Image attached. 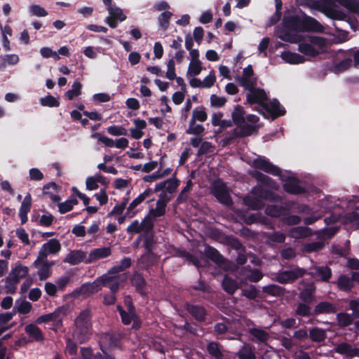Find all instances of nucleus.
Returning a JSON list of instances; mask_svg holds the SVG:
<instances>
[{
  "label": "nucleus",
  "instance_id": "obj_28",
  "mask_svg": "<svg viewBox=\"0 0 359 359\" xmlns=\"http://www.w3.org/2000/svg\"><path fill=\"white\" fill-rule=\"evenodd\" d=\"M312 230L307 226H296L290 231V236L295 239L304 238L312 236Z\"/></svg>",
  "mask_w": 359,
  "mask_h": 359
},
{
  "label": "nucleus",
  "instance_id": "obj_55",
  "mask_svg": "<svg viewBox=\"0 0 359 359\" xmlns=\"http://www.w3.org/2000/svg\"><path fill=\"white\" fill-rule=\"evenodd\" d=\"M252 176L259 182L263 184L271 186V184L274 183V180L266 175L263 174L259 171H255Z\"/></svg>",
  "mask_w": 359,
  "mask_h": 359
},
{
  "label": "nucleus",
  "instance_id": "obj_24",
  "mask_svg": "<svg viewBox=\"0 0 359 359\" xmlns=\"http://www.w3.org/2000/svg\"><path fill=\"white\" fill-rule=\"evenodd\" d=\"M311 303L299 302L296 305L294 314L301 318L313 316V309L311 306Z\"/></svg>",
  "mask_w": 359,
  "mask_h": 359
},
{
  "label": "nucleus",
  "instance_id": "obj_37",
  "mask_svg": "<svg viewBox=\"0 0 359 359\" xmlns=\"http://www.w3.org/2000/svg\"><path fill=\"white\" fill-rule=\"evenodd\" d=\"M42 248L48 253L55 255L61 250V244L56 238H52L43 243Z\"/></svg>",
  "mask_w": 359,
  "mask_h": 359
},
{
  "label": "nucleus",
  "instance_id": "obj_15",
  "mask_svg": "<svg viewBox=\"0 0 359 359\" xmlns=\"http://www.w3.org/2000/svg\"><path fill=\"white\" fill-rule=\"evenodd\" d=\"M180 184V181L177 178H169L163 182L157 183L155 186L154 192H158L161 191H165L172 194L175 193Z\"/></svg>",
  "mask_w": 359,
  "mask_h": 359
},
{
  "label": "nucleus",
  "instance_id": "obj_35",
  "mask_svg": "<svg viewBox=\"0 0 359 359\" xmlns=\"http://www.w3.org/2000/svg\"><path fill=\"white\" fill-rule=\"evenodd\" d=\"M245 111L243 107L241 105H236L234 107L233 111L231 114L232 121L236 126H241L245 122Z\"/></svg>",
  "mask_w": 359,
  "mask_h": 359
},
{
  "label": "nucleus",
  "instance_id": "obj_56",
  "mask_svg": "<svg viewBox=\"0 0 359 359\" xmlns=\"http://www.w3.org/2000/svg\"><path fill=\"white\" fill-rule=\"evenodd\" d=\"M202 70L201 61H191L189 65L187 74L190 76H197Z\"/></svg>",
  "mask_w": 359,
  "mask_h": 359
},
{
  "label": "nucleus",
  "instance_id": "obj_46",
  "mask_svg": "<svg viewBox=\"0 0 359 359\" xmlns=\"http://www.w3.org/2000/svg\"><path fill=\"white\" fill-rule=\"evenodd\" d=\"M347 10L359 16V2L357 0H336Z\"/></svg>",
  "mask_w": 359,
  "mask_h": 359
},
{
  "label": "nucleus",
  "instance_id": "obj_58",
  "mask_svg": "<svg viewBox=\"0 0 359 359\" xmlns=\"http://www.w3.org/2000/svg\"><path fill=\"white\" fill-rule=\"evenodd\" d=\"M110 16L122 22L126 19V16L123 13L122 10L116 6L110 7L108 11Z\"/></svg>",
  "mask_w": 359,
  "mask_h": 359
},
{
  "label": "nucleus",
  "instance_id": "obj_53",
  "mask_svg": "<svg viewBox=\"0 0 359 359\" xmlns=\"http://www.w3.org/2000/svg\"><path fill=\"white\" fill-rule=\"evenodd\" d=\"M50 267L51 264H48V260L43 262L41 267L38 271V274L41 280H46L50 276Z\"/></svg>",
  "mask_w": 359,
  "mask_h": 359
},
{
  "label": "nucleus",
  "instance_id": "obj_27",
  "mask_svg": "<svg viewBox=\"0 0 359 359\" xmlns=\"http://www.w3.org/2000/svg\"><path fill=\"white\" fill-rule=\"evenodd\" d=\"M281 57L285 62L292 65L301 64L306 60L303 55L290 51H283L281 53Z\"/></svg>",
  "mask_w": 359,
  "mask_h": 359
},
{
  "label": "nucleus",
  "instance_id": "obj_10",
  "mask_svg": "<svg viewBox=\"0 0 359 359\" xmlns=\"http://www.w3.org/2000/svg\"><path fill=\"white\" fill-rule=\"evenodd\" d=\"M262 109L270 114L273 120L284 116L286 114V110L281 106L277 99H273L269 102L264 103L262 104Z\"/></svg>",
  "mask_w": 359,
  "mask_h": 359
},
{
  "label": "nucleus",
  "instance_id": "obj_2",
  "mask_svg": "<svg viewBox=\"0 0 359 359\" xmlns=\"http://www.w3.org/2000/svg\"><path fill=\"white\" fill-rule=\"evenodd\" d=\"M252 166L268 174L280 177V180L284 182L283 189L290 194L299 195L306 192V189L299 185L300 181L298 178L283 175L282 170L273 164L265 156H259L255 158L252 161Z\"/></svg>",
  "mask_w": 359,
  "mask_h": 359
},
{
  "label": "nucleus",
  "instance_id": "obj_18",
  "mask_svg": "<svg viewBox=\"0 0 359 359\" xmlns=\"http://www.w3.org/2000/svg\"><path fill=\"white\" fill-rule=\"evenodd\" d=\"M311 275L318 278L322 282L328 283L332 277V269L327 266H316L313 268Z\"/></svg>",
  "mask_w": 359,
  "mask_h": 359
},
{
  "label": "nucleus",
  "instance_id": "obj_59",
  "mask_svg": "<svg viewBox=\"0 0 359 359\" xmlns=\"http://www.w3.org/2000/svg\"><path fill=\"white\" fill-rule=\"evenodd\" d=\"M32 208V196L30 194H27L22 202L21 203V205L20 208L19 212L28 213Z\"/></svg>",
  "mask_w": 359,
  "mask_h": 359
},
{
  "label": "nucleus",
  "instance_id": "obj_8",
  "mask_svg": "<svg viewBox=\"0 0 359 359\" xmlns=\"http://www.w3.org/2000/svg\"><path fill=\"white\" fill-rule=\"evenodd\" d=\"M306 274V270L297 267L291 270L280 271L276 274V280L281 284L292 283Z\"/></svg>",
  "mask_w": 359,
  "mask_h": 359
},
{
  "label": "nucleus",
  "instance_id": "obj_52",
  "mask_svg": "<svg viewBox=\"0 0 359 359\" xmlns=\"http://www.w3.org/2000/svg\"><path fill=\"white\" fill-rule=\"evenodd\" d=\"M6 285L5 290L8 294H15L16 292L17 285L19 283L17 278H13L12 276H7L5 279Z\"/></svg>",
  "mask_w": 359,
  "mask_h": 359
},
{
  "label": "nucleus",
  "instance_id": "obj_48",
  "mask_svg": "<svg viewBox=\"0 0 359 359\" xmlns=\"http://www.w3.org/2000/svg\"><path fill=\"white\" fill-rule=\"evenodd\" d=\"M140 226L143 234L152 233L154 221L147 215L140 222Z\"/></svg>",
  "mask_w": 359,
  "mask_h": 359
},
{
  "label": "nucleus",
  "instance_id": "obj_19",
  "mask_svg": "<svg viewBox=\"0 0 359 359\" xmlns=\"http://www.w3.org/2000/svg\"><path fill=\"white\" fill-rule=\"evenodd\" d=\"M316 286L313 283H308L305 287L299 291L298 294L301 302L313 303L315 300Z\"/></svg>",
  "mask_w": 359,
  "mask_h": 359
},
{
  "label": "nucleus",
  "instance_id": "obj_22",
  "mask_svg": "<svg viewBox=\"0 0 359 359\" xmlns=\"http://www.w3.org/2000/svg\"><path fill=\"white\" fill-rule=\"evenodd\" d=\"M115 278V276H109L107 273L97 277L93 282L90 283V285L93 292L96 293L101 290L102 286H107Z\"/></svg>",
  "mask_w": 359,
  "mask_h": 359
},
{
  "label": "nucleus",
  "instance_id": "obj_50",
  "mask_svg": "<svg viewBox=\"0 0 359 359\" xmlns=\"http://www.w3.org/2000/svg\"><path fill=\"white\" fill-rule=\"evenodd\" d=\"M67 309L64 306L57 308L53 312L50 313L51 321L57 322V325L62 323V318L66 315Z\"/></svg>",
  "mask_w": 359,
  "mask_h": 359
},
{
  "label": "nucleus",
  "instance_id": "obj_49",
  "mask_svg": "<svg viewBox=\"0 0 359 359\" xmlns=\"http://www.w3.org/2000/svg\"><path fill=\"white\" fill-rule=\"evenodd\" d=\"M352 314H349L348 313H339L337 315V320L338 322V325L341 327H347L353 323V319L352 318Z\"/></svg>",
  "mask_w": 359,
  "mask_h": 359
},
{
  "label": "nucleus",
  "instance_id": "obj_6",
  "mask_svg": "<svg viewBox=\"0 0 359 359\" xmlns=\"http://www.w3.org/2000/svg\"><path fill=\"white\" fill-rule=\"evenodd\" d=\"M211 192L220 203L228 206L232 205L233 201L229 195L227 187L224 182L221 181L214 182Z\"/></svg>",
  "mask_w": 359,
  "mask_h": 359
},
{
  "label": "nucleus",
  "instance_id": "obj_36",
  "mask_svg": "<svg viewBox=\"0 0 359 359\" xmlns=\"http://www.w3.org/2000/svg\"><path fill=\"white\" fill-rule=\"evenodd\" d=\"M238 359H256L252 346L249 344H244L236 353Z\"/></svg>",
  "mask_w": 359,
  "mask_h": 359
},
{
  "label": "nucleus",
  "instance_id": "obj_29",
  "mask_svg": "<svg viewBox=\"0 0 359 359\" xmlns=\"http://www.w3.org/2000/svg\"><path fill=\"white\" fill-rule=\"evenodd\" d=\"M86 258V253L81 250L71 251L65 258L64 262L72 265H76L82 262Z\"/></svg>",
  "mask_w": 359,
  "mask_h": 359
},
{
  "label": "nucleus",
  "instance_id": "obj_61",
  "mask_svg": "<svg viewBox=\"0 0 359 359\" xmlns=\"http://www.w3.org/2000/svg\"><path fill=\"white\" fill-rule=\"evenodd\" d=\"M107 132L109 134L114 136H119V135H126L127 130L120 126L113 125L109 126L107 128Z\"/></svg>",
  "mask_w": 359,
  "mask_h": 359
},
{
  "label": "nucleus",
  "instance_id": "obj_33",
  "mask_svg": "<svg viewBox=\"0 0 359 359\" xmlns=\"http://www.w3.org/2000/svg\"><path fill=\"white\" fill-rule=\"evenodd\" d=\"M248 333L255 337L259 343H266L270 338L269 334L260 328H249Z\"/></svg>",
  "mask_w": 359,
  "mask_h": 359
},
{
  "label": "nucleus",
  "instance_id": "obj_14",
  "mask_svg": "<svg viewBox=\"0 0 359 359\" xmlns=\"http://www.w3.org/2000/svg\"><path fill=\"white\" fill-rule=\"evenodd\" d=\"M111 255V249L110 247H102L92 250L88 259L85 261L86 264L93 263L98 259H104Z\"/></svg>",
  "mask_w": 359,
  "mask_h": 359
},
{
  "label": "nucleus",
  "instance_id": "obj_44",
  "mask_svg": "<svg viewBox=\"0 0 359 359\" xmlns=\"http://www.w3.org/2000/svg\"><path fill=\"white\" fill-rule=\"evenodd\" d=\"M95 294L91 289L90 285V283H83L80 287L76 288L72 292V296L74 297H78L80 295H83L85 297H90V295Z\"/></svg>",
  "mask_w": 359,
  "mask_h": 359
},
{
  "label": "nucleus",
  "instance_id": "obj_54",
  "mask_svg": "<svg viewBox=\"0 0 359 359\" xmlns=\"http://www.w3.org/2000/svg\"><path fill=\"white\" fill-rule=\"evenodd\" d=\"M40 103L42 106L49 107H57L60 106V102L53 95H48L40 99Z\"/></svg>",
  "mask_w": 359,
  "mask_h": 359
},
{
  "label": "nucleus",
  "instance_id": "obj_60",
  "mask_svg": "<svg viewBox=\"0 0 359 359\" xmlns=\"http://www.w3.org/2000/svg\"><path fill=\"white\" fill-rule=\"evenodd\" d=\"M128 203V198H124L120 204H117L114 207L113 210L109 213V216L121 215L125 210Z\"/></svg>",
  "mask_w": 359,
  "mask_h": 359
},
{
  "label": "nucleus",
  "instance_id": "obj_4",
  "mask_svg": "<svg viewBox=\"0 0 359 359\" xmlns=\"http://www.w3.org/2000/svg\"><path fill=\"white\" fill-rule=\"evenodd\" d=\"M310 43L302 42L299 44L298 50L305 55L316 57L319 55L318 50L313 47L318 46L320 48L325 46V39L321 36H311L309 38Z\"/></svg>",
  "mask_w": 359,
  "mask_h": 359
},
{
  "label": "nucleus",
  "instance_id": "obj_12",
  "mask_svg": "<svg viewBox=\"0 0 359 359\" xmlns=\"http://www.w3.org/2000/svg\"><path fill=\"white\" fill-rule=\"evenodd\" d=\"M255 87L253 86L252 89L248 90L250 93L247 95V101L250 104H258L262 107V104L268 100L267 95L264 89Z\"/></svg>",
  "mask_w": 359,
  "mask_h": 359
},
{
  "label": "nucleus",
  "instance_id": "obj_21",
  "mask_svg": "<svg viewBox=\"0 0 359 359\" xmlns=\"http://www.w3.org/2000/svg\"><path fill=\"white\" fill-rule=\"evenodd\" d=\"M238 126L240 127L239 130L233 129L232 137L226 138L227 142H229L235 137H245L250 136L256 130L255 126L245 123Z\"/></svg>",
  "mask_w": 359,
  "mask_h": 359
},
{
  "label": "nucleus",
  "instance_id": "obj_38",
  "mask_svg": "<svg viewBox=\"0 0 359 359\" xmlns=\"http://www.w3.org/2000/svg\"><path fill=\"white\" fill-rule=\"evenodd\" d=\"M285 288L275 284L262 287V292L273 297H280L285 294Z\"/></svg>",
  "mask_w": 359,
  "mask_h": 359
},
{
  "label": "nucleus",
  "instance_id": "obj_64",
  "mask_svg": "<svg viewBox=\"0 0 359 359\" xmlns=\"http://www.w3.org/2000/svg\"><path fill=\"white\" fill-rule=\"evenodd\" d=\"M348 308L352 310V316L359 318V298L351 299L348 303Z\"/></svg>",
  "mask_w": 359,
  "mask_h": 359
},
{
  "label": "nucleus",
  "instance_id": "obj_17",
  "mask_svg": "<svg viewBox=\"0 0 359 359\" xmlns=\"http://www.w3.org/2000/svg\"><path fill=\"white\" fill-rule=\"evenodd\" d=\"M334 351L337 353L344 355L347 358H353L359 355V349L353 348L347 342L337 344L334 348Z\"/></svg>",
  "mask_w": 359,
  "mask_h": 359
},
{
  "label": "nucleus",
  "instance_id": "obj_13",
  "mask_svg": "<svg viewBox=\"0 0 359 359\" xmlns=\"http://www.w3.org/2000/svg\"><path fill=\"white\" fill-rule=\"evenodd\" d=\"M252 192L255 197L259 198L262 201L263 199L272 202H279L281 200L280 196L271 190L263 188L262 186L255 187Z\"/></svg>",
  "mask_w": 359,
  "mask_h": 359
},
{
  "label": "nucleus",
  "instance_id": "obj_3",
  "mask_svg": "<svg viewBox=\"0 0 359 359\" xmlns=\"http://www.w3.org/2000/svg\"><path fill=\"white\" fill-rule=\"evenodd\" d=\"M91 318L90 309H86L75 319L72 337L77 343L83 344L90 339L92 334Z\"/></svg>",
  "mask_w": 359,
  "mask_h": 359
},
{
  "label": "nucleus",
  "instance_id": "obj_43",
  "mask_svg": "<svg viewBox=\"0 0 359 359\" xmlns=\"http://www.w3.org/2000/svg\"><path fill=\"white\" fill-rule=\"evenodd\" d=\"M207 351L215 359H222L223 354L221 351V345L216 341H211L207 345Z\"/></svg>",
  "mask_w": 359,
  "mask_h": 359
},
{
  "label": "nucleus",
  "instance_id": "obj_47",
  "mask_svg": "<svg viewBox=\"0 0 359 359\" xmlns=\"http://www.w3.org/2000/svg\"><path fill=\"white\" fill-rule=\"evenodd\" d=\"M172 13L170 11H165L161 13L158 18V24L163 31H166L169 27L170 20Z\"/></svg>",
  "mask_w": 359,
  "mask_h": 359
},
{
  "label": "nucleus",
  "instance_id": "obj_30",
  "mask_svg": "<svg viewBox=\"0 0 359 359\" xmlns=\"http://www.w3.org/2000/svg\"><path fill=\"white\" fill-rule=\"evenodd\" d=\"M222 289L229 294H233L238 289V282L231 277L226 275L222 283Z\"/></svg>",
  "mask_w": 359,
  "mask_h": 359
},
{
  "label": "nucleus",
  "instance_id": "obj_26",
  "mask_svg": "<svg viewBox=\"0 0 359 359\" xmlns=\"http://www.w3.org/2000/svg\"><path fill=\"white\" fill-rule=\"evenodd\" d=\"M339 290L350 292L354 287V283L351 277L347 275H340L336 282Z\"/></svg>",
  "mask_w": 359,
  "mask_h": 359
},
{
  "label": "nucleus",
  "instance_id": "obj_23",
  "mask_svg": "<svg viewBox=\"0 0 359 359\" xmlns=\"http://www.w3.org/2000/svg\"><path fill=\"white\" fill-rule=\"evenodd\" d=\"M25 331L32 338V341L42 342L44 340L43 332L33 323L27 325L25 327Z\"/></svg>",
  "mask_w": 359,
  "mask_h": 359
},
{
  "label": "nucleus",
  "instance_id": "obj_1",
  "mask_svg": "<svg viewBox=\"0 0 359 359\" xmlns=\"http://www.w3.org/2000/svg\"><path fill=\"white\" fill-rule=\"evenodd\" d=\"M305 31L321 32L323 26L317 20L310 16L301 19L298 15H285L281 24L277 27L276 32L281 40L297 43L300 40L297 33Z\"/></svg>",
  "mask_w": 359,
  "mask_h": 359
},
{
  "label": "nucleus",
  "instance_id": "obj_31",
  "mask_svg": "<svg viewBox=\"0 0 359 359\" xmlns=\"http://www.w3.org/2000/svg\"><path fill=\"white\" fill-rule=\"evenodd\" d=\"M309 337L313 342L321 343L327 338V333L325 330L314 327L309 330Z\"/></svg>",
  "mask_w": 359,
  "mask_h": 359
},
{
  "label": "nucleus",
  "instance_id": "obj_51",
  "mask_svg": "<svg viewBox=\"0 0 359 359\" xmlns=\"http://www.w3.org/2000/svg\"><path fill=\"white\" fill-rule=\"evenodd\" d=\"M259 291L254 285H250L248 287L242 290L241 295L250 300H255L259 297Z\"/></svg>",
  "mask_w": 359,
  "mask_h": 359
},
{
  "label": "nucleus",
  "instance_id": "obj_20",
  "mask_svg": "<svg viewBox=\"0 0 359 359\" xmlns=\"http://www.w3.org/2000/svg\"><path fill=\"white\" fill-rule=\"evenodd\" d=\"M337 312L336 306L330 302H320L313 309V316L322 314H332Z\"/></svg>",
  "mask_w": 359,
  "mask_h": 359
},
{
  "label": "nucleus",
  "instance_id": "obj_32",
  "mask_svg": "<svg viewBox=\"0 0 359 359\" xmlns=\"http://www.w3.org/2000/svg\"><path fill=\"white\" fill-rule=\"evenodd\" d=\"M132 265V260L130 257H125L120 262L118 265L114 266L108 271V274H116L129 269Z\"/></svg>",
  "mask_w": 359,
  "mask_h": 359
},
{
  "label": "nucleus",
  "instance_id": "obj_25",
  "mask_svg": "<svg viewBox=\"0 0 359 359\" xmlns=\"http://www.w3.org/2000/svg\"><path fill=\"white\" fill-rule=\"evenodd\" d=\"M142 237L144 241L143 245L146 250L145 253L143 255V261L145 262V259L154 256L153 248L155 242L152 233L143 234Z\"/></svg>",
  "mask_w": 359,
  "mask_h": 359
},
{
  "label": "nucleus",
  "instance_id": "obj_42",
  "mask_svg": "<svg viewBox=\"0 0 359 359\" xmlns=\"http://www.w3.org/2000/svg\"><path fill=\"white\" fill-rule=\"evenodd\" d=\"M29 272V269L27 266H22L21 264H17L14 268L12 269L10 272V276H12L13 278H17L18 282L21 278H25Z\"/></svg>",
  "mask_w": 359,
  "mask_h": 359
},
{
  "label": "nucleus",
  "instance_id": "obj_62",
  "mask_svg": "<svg viewBox=\"0 0 359 359\" xmlns=\"http://www.w3.org/2000/svg\"><path fill=\"white\" fill-rule=\"evenodd\" d=\"M171 200V197L168 196L165 191H162L158 196V199L156 202V206L160 207L163 210L166 211V206L168 203Z\"/></svg>",
  "mask_w": 359,
  "mask_h": 359
},
{
  "label": "nucleus",
  "instance_id": "obj_34",
  "mask_svg": "<svg viewBox=\"0 0 359 359\" xmlns=\"http://www.w3.org/2000/svg\"><path fill=\"white\" fill-rule=\"evenodd\" d=\"M352 65V60L351 58L344 59L338 62L334 63L330 70L334 74H340L348 70Z\"/></svg>",
  "mask_w": 359,
  "mask_h": 359
},
{
  "label": "nucleus",
  "instance_id": "obj_5",
  "mask_svg": "<svg viewBox=\"0 0 359 359\" xmlns=\"http://www.w3.org/2000/svg\"><path fill=\"white\" fill-rule=\"evenodd\" d=\"M184 309L198 323H205L209 315L207 309L201 304L186 302Z\"/></svg>",
  "mask_w": 359,
  "mask_h": 359
},
{
  "label": "nucleus",
  "instance_id": "obj_57",
  "mask_svg": "<svg viewBox=\"0 0 359 359\" xmlns=\"http://www.w3.org/2000/svg\"><path fill=\"white\" fill-rule=\"evenodd\" d=\"M283 210L284 209L282 206L271 205L266 207V213L273 217H278L282 215Z\"/></svg>",
  "mask_w": 359,
  "mask_h": 359
},
{
  "label": "nucleus",
  "instance_id": "obj_7",
  "mask_svg": "<svg viewBox=\"0 0 359 359\" xmlns=\"http://www.w3.org/2000/svg\"><path fill=\"white\" fill-rule=\"evenodd\" d=\"M257 80L258 78L255 76L251 65H248L244 68L242 75L236 78L238 84L245 90H251L253 88V86H256L257 85Z\"/></svg>",
  "mask_w": 359,
  "mask_h": 359
},
{
  "label": "nucleus",
  "instance_id": "obj_16",
  "mask_svg": "<svg viewBox=\"0 0 359 359\" xmlns=\"http://www.w3.org/2000/svg\"><path fill=\"white\" fill-rule=\"evenodd\" d=\"M205 257L218 266H222L226 262L224 257L214 247L207 245L204 249Z\"/></svg>",
  "mask_w": 359,
  "mask_h": 359
},
{
  "label": "nucleus",
  "instance_id": "obj_41",
  "mask_svg": "<svg viewBox=\"0 0 359 359\" xmlns=\"http://www.w3.org/2000/svg\"><path fill=\"white\" fill-rule=\"evenodd\" d=\"M116 309L121 318L122 323L126 325H130L137 315L135 311H126L121 305H118Z\"/></svg>",
  "mask_w": 359,
  "mask_h": 359
},
{
  "label": "nucleus",
  "instance_id": "obj_40",
  "mask_svg": "<svg viewBox=\"0 0 359 359\" xmlns=\"http://www.w3.org/2000/svg\"><path fill=\"white\" fill-rule=\"evenodd\" d=\"M324 247V241L308 243L302 245V252L305 253L318 252L323 250Z\"/></svg>",
  "mask_w": 359,
  "mask_h": 359
},
{
  "label": "nucleus",
  "instance_id": "obj_63",
  "mask_svg": "<svg viewBox=\"0 0 359 359\" xmlns=\"http://www.w3.org/2000/svg\"><path fill=\"white\" fill-rule=\"evenodd\" d=\"M32 304L26 300H23L17 304V311L20 314H27L32 310Z\"/></svg>",
  "mask_w": 359,
  "mask_h": 359
},
{
  "label": "nucleus",
  "instance_id": "obj_11",
  "mask_svg": "<svg viewBox=\"0 0 359 359\" xmlns=\"http://www.w3.org/2000/svg\"><path fill=\"white\" fill-rule=\"evenodd\" d=\"M130 283L135 288V291L142 297H147V281L142 273L135 271L130 278Z\"/></svg>",
  "mask_w": 359,
  "mask_h": 359
},
{
  "label": "nucleus",
  "instance_id": "obj_45",
  "mask_svg": "<svg viewBox=\"0 0 359 359\" xmlns=\"http://www.w3.org/2000/svg\"><path fill=\"white\" fill-rule=\"evenodd\" d=\"M72 88L71 90H69L65 93V96L69 100H74L75 97L81 94L82 84L78 79H76L73 83Z\"/></svg>",
  "mask_w": 359,
  "mask_h": 359
},
{
  "label": "nucleus",
  "instance_id": "obj_9",
  "mask_svg": "<svg viewBox=\"0 0 359 359\" xmlns=\"http://www.w3.org/2000/svg\"><path fill=\"white\" fill-rule=\"evenodd\" d=\"M99 344L102 353H108V349L120 347V339L112 334H104L100 339Z\"/></svg>",
  "mask_w": 359,
  "mask_h": 359
},
{
  "label": "nucleus",
  "instance_id": "obj_39",
  "mask_svg": "<svg viewBox=\"0 0 359 359\" xmlns=\"http://www.w3.org/2000/svg\"><path fill=\"white\" fill-rule=\"evenodd\" d=\"M243 203L246 206L254 210H260L264 207L262 201L259 198L252 196H245L243 198Z\"/></svg>",
  "mask_w": 359,
  "mask_h": 359
}]
</instances>
